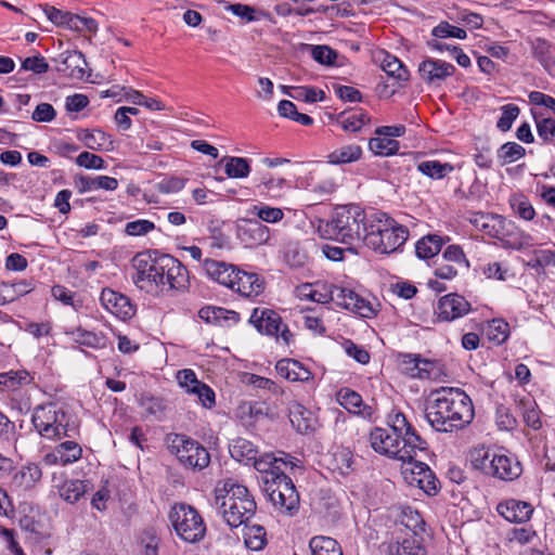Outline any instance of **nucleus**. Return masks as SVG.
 Listing matches in <instances>:
<instances>
[{
	"label": "nucleus",
	"mask_w": 555,
	"mask_h": 555,
	"mask_svg": "<svg viewBox=\"0 0 555 555\" xmlns=\"http://www.w3.org/2000/svg\"><path fill=\"white\" fill-rule=\"evenodd\" d=\"M134 285L152 296H165L189 288V271L175 257L157 250L138 253L132 258Z\"/></svg>",
	"instance_id": "1"
},
{
	"label": "nucleus",
	"mask_w": 555,
	"mask_h": 555,
	"mask_svg": "<svg viewBox=\"0 0 555 555\" xmlns=\"http://www.w3.org/2000/svg\"><path fill=\"white\" fill-rule=\"evenodd\" d=\"M475 416L469 396L460 388L441 387L435 390L425 409L429 425L439 433H453L469 425Z\"/></svg>",
	"instance_id": "2"
},
{
	"label": "nucleus",
	"mask_w": 555,
	"mask_h": 555,
	"mask_svg": "<svg viewBox=\"0 0 555 555\" xmlns=\"http://www.w3.org/2000/svg\"><path fill=\"white\" fill-rule=\"evenodd\" d=\"M215 504L224 521L232 528L246 524L257 509L247 487L233 479L225 480L222 488L216 489Z\"/></svg>",
	"instance_id": "3"
},
{
	"label": "nucleus",
	"mask_w": 555,
	"mask_h": 555,
	"mask_svg": "<svg viewBox=\"0 0 555 555\" xmlns=\"http://www.w3.org/2000/svg\"><path fill=\"white\" fill-rule=\"evenodd\" d=\"M363 231L364 244L380 254L396 251L409 237L408 229L398 224L384 212L372 214L369 224H364Z\"/></svg>",
	"instance_id": "4"
},
{
	"label": "nucleus",
	"mask_w": 555,
	"mask_h": 555,
	"mask_svg": "<svg viewBox=\"0 0 555 555\" xmlns=\"http://www.w3.org/2000/svg\"><path fill=\"white\" fill-rule=\"evenodd\" d=\"M369 224L365 212L358 205L337 207L323 232L326 238L340 242L346 245H354L363 241V227Z\"/></svg>",
	"instance_id": "5"
},
{
	"label": "nucleus",
	"mask_w": 555,
	"mask_h": 555,
	"mask_svg": "<svg viewBox=\"0 0 555 555\" xmlns=\"http://www.w3.org/2000/svg\"><path fill=\"white\" fill-rule=\"evenodd\" d=\"M31 424L40 437L49 440L72 437V433L77 429L74 416L65 406L55 402L36 406Z\"/></svg>",
	"instance_id": "6"
},
{
	"label": "nucleus",
	"mask_w": 555,
	"mask_h": 555,
	"mask_svg": "<svg viewBox=\"0 0 555 555\" xmlns=\"http://www.w3.org/2000/svg\"><path fill=\"white\" fill-rule=\"evenodd\" d=\"M475 468L480 469L485 475L503 481H514L522 474V465L515 454L485 451L474 457Z\"/></svg>",
	"instance_id": "7"
},
{
	"label": "nucleus",
	"mask_w": 555,
	"mask_h": 555,
	"mask_svg": "<svg viewBox=\"0 0 555 555\" xmlns=\"http://www.w3.org/2000/svg\"><path fill=\"white\" fill-rule=\"evenodd\" d=\"M274 508L284 515L294 516L299 509V493L286 474H271L262 487Z\"/></svg>",
	"instance_id": "8"
},
{
	"label": "nucleus",
	"mask_w": 555,
	"mask_h": 555,
	"mask_svg": "<svg viewBox=\"0 0 555 555\" xmlns=\"http://www.w3.org/2000/svg\"><path fill=\"white\" fill-rule=\"evenodd\" d=\"M167 443L170 452L176 454L185 467L201 470L210 462L206 448L186 435L170 434L167 436Z\"/></svg>",
	"instance_id": "9"
},
{
	"label": "nucleus",
	"mask_w": 555,
	"mask_h": 555,
	"mask_svg": "<svg viewBox=\"0 0 555 555\" xmlns=\"http://www.w3.org/2000/svg\"><path fill=\"white\" fill-rule=\"evenodd\" d=\"M169 520L177 534L185 542H198L206 533L202 516L190 505H175L169 513Z\"/></svg>",
	"instance_id": "10"
},
{
	"label": "nucleus",
	"mask_w": 555,
	"mask_h": 555,
	"mask_svg": "<svg viewBox=\"0 0 555 555\" xmlns=\"http://www.w3.org/2000/svg\"><path fill=\"white\" fill-rule=\"evenodd\" d=\"M249 322L261 334L281 338L284 344L289 345L292 333L286 325L282 324V318L278 312L267 308H255Z\"/></svg>",
	"instance_id": "11"
},
{
	"label": "nucleus",
	"mask_w": 555,
	"mask_h": 555,
	"mask_svg": "<svg viewBox=\"0 0 555 555\" xmlns=\"http://www.w3.org/2000/svg\"><path fill=\"white\" fill-rule=\"evenodd\" d=\"M332 299L337 306L350 310L362 318L371 319L376 315V309L366 299L349 288L332 284Z\"/></svg>",
	"instance_id": "12"
},
{
	"label": "nucleus",
	"mask_w": 555,
	"mask_h": 555,
	"mask_svg": "<svg viewBox=\"0 0 555 555\" xmlns=\"http://www.w3.org/2000/svg\"><path fill=\"white\" fill-rule=\"evenodd\" d=\"M55 70L65 77L76 80H83L90 75L87 74V61L82 52L77 50H65L52 57Z\"/></svg>",
	"instance_id": "13"
},
{
	"label": "nucleus",
	"mask_w": 555,
	"mask_h": 555,
	"mask_svg": "<svg viewBox=\"0 0 555 555\" xmlns=\"http://www.w3.org/2000/svg\"><path fill=\"white\" fill-rule=\"evenodd\" d=\"M455 72L456 68L453 64L431 57L425 59L418 65L421 78L435 87H440Z\"/></svg>",
	"instance_id": "14"
},
{
	"label": "nucleus",
	"mask_w": 555,
	"mask_h": 555,
	"mask_svg": "<svg viewBox=\"0 0 555 555\" xmlns=\"http://www.w3.org/2000/svg\"><path fill=\"white\" fill-rule=\"evenodd\" d=\"M470 310V304L459 294L442 296L435 309L439 321L450 322L462 318Z\"/></svg>",
	"instance_id": "15"
},
{
	"label": "nucleus",
	"mask_w": 555,
	"mask_h": 555,
	"mask_svg": "<svg viewBox=\"0 0 555 555\" xmlns=\"http://www.w3.org/2000/svg\"><path fill=\"white\" fill-rule=\"evenodd\" d=\"M100 300L107 311L121 320H129L135 314V306L130 298L112 288H103Z\"/></svg>",
	"instance_id": "16"
},
{
	"label": "nucleus",
	"mask_w": 555,
	"mask_h": 555,
	"mask_svg": "<svg viewBox=\"0 0 555 555\" xmlns=\"http://www.w3.org/2000/svg\"><path fill=\"white\" fill-rule=\"evenodd\" d=\"M400 446H398L397 460L402 462H412L417 456L418 452H426L428 443L423 439L415 428L403 433L399 437Z\"/></svg>",
	"instance_id": "17"
},
{
	"label": "nucleus",
	"mask_w": 555,
	"mask_h": 555,
	"mask_svg": "<svg viewBox=\"0 0 555 555\" xmlns=\"http://www.w3.org/2000/svg\"><path fill=\"white\" fill-rule=\"evenodd\" d=\"M282 456H276L272 453H266L262 456H256L250 464L261 474V482L263 483L269 479L272 474H285L281 468V465L287 466L288 464L293 467L295 464L293 457L284 452H280Z\"/></svg>",
	"instance_id": "18"
},
{
	"label": "nucleus",
	"mask_w": 555,
	"mask_h": 555,
	"mask_svg": "<svg viewBox=\"0 0 555 555\" xmlns=\"http://www.w3.org/2000/svg\"><path fill=\"white\" fill-rule=\"evenodd\" d=\"M203 270L210 280L230 289L234 288L233 278L237 271L236 266L208 258L203 262Z\"/></svg>",
	"instance_id": "19"
},
{
	"label": "nucleus",
	"mask_w": 555,
	"mask_h": 555,
	"mask_svg": "<svg viewBox=\"0 0 555 555\" xmlns=\"http://www.w3.org/2000/svg\"><path fill=\"white\" fill-rule=\"evenodd\" d=\"M234 279V288L243 297L251 298L260 295L264 291L263 279L254 272L243 271L237 268Z\"/></svg>",
	"instance_id": "20"
},
{
	"label": "nucleus",
	"mask_w": 555,
	"mask_h": 555,
	"mask_svg": "<svg viewBox=\"0 0 555 555\" xmlns=\"http://www.w3.org/2000/svg\"><path fill=\"white\" fill-rule=\"evenodd\" d=\"M496 511L507 521L522 524L531 518L533 506L525 501L509 499L500 503Z\"/></svg>",
	"instance_id": "21"
},
{
	"label": "nucleus",
	"mask_w": 555,
	"mask_h": 555,
	"mask_svg": "<svg viewBox=\"0 0 555 555\" xmlns=\"http://www.w3.org/2000/svg\"><path fill=\"white\" fill-rule=\"evenodd\" d=\"M372 448L389 457L397 459V449L400 446V439L397 435H391L387 429L376 427L370 434Z\"/></svg>",
	"instance_id": "22"
},
{
	"label": "nucleus",
	"mask_w": 555,
	"mask_h": 555,
	"mask_svg": "<svg viewBox=\"0 0 555 555\" xmlns=\"http://www.w3.org/2000/svg\"><path fill=\"white\" fill-rule=\"evenodd\" d=\"M198 317L206 323L220 326H230L240 321V313L236 311L216 306L201 308Z\"/></svg>",
	"instance_id": "23"
},
{
	"label": "nucleus",
	"mask_w": 555,
	"mask_h": 555,
	"mask_svg": "<svg viewBox=\"0 0 555 555\" xmlns=\"http://www.w3.org/2000/svg\"><path fill=\"white\" fill-rule=\"evenodd\" d=\"M238 236L243 242L261 245L268 243L270 230L259 220L246 219L238 225Z\"/></svg>",
	"instance_id": "24"
},
{
	"label": "nucleus",
	"mask_w": 555,
	"mask_h": 555,
	"mask_svg": "<svg viewBox=\"0 0 555 555\" xmlns=\"http://www.w3.org/2000/svg\"><path fill=\"white\" fill-rule=\"evenodd\" d=\"M36 287L34 279L17 280L12 283L1 282L0 283V306H4L9 302L16 300L17 298L25 296L33 292Z\"/></svg>",
	"instance_id": "25"
},
{
	"label": "nucleus",
	"mask_w": 555,
	"mask_h": 555,
	"mask_svg": "<svg viewBox=\"0 0 555 555\" xmlns=\"http://www.w3.org/2000/svg\"><path fill=\"white\" fill-rule=\"evenodd\" d=\"M386 555H427L422 539L413 531L402 540L390 543Z\"/></svg>",
	"instance_id": "26"
},
{
	"label": "nucleus",
	"mask_w": 555,
	"mask_h": 555,
	"mask_svg": "<svg viewBox=\"0 0 555 555\" xmlns=\"http://www.w3.org/2000/svg\"><path fill=\"white\" fill-rule=\"evenodd\" d=\"M337 402L348 412L370 417L372 414L371 406L364 405L362 397L350 388H341L336 393Z\"/></svg>",
	"instance_id": "27"
},
{
	"label": "nucleus",
	"mask_w": 555,
	"mask_h": 555,
	"mask_svg": "<svg viewBox=\"0 0 555 555\" xmlns=\"http://www.w3.org/2000/svg\"><path fill=\"white\" fill-rule=\"evenodd\" d=\"M288 417L292 426L299 434H308L314 429L312 413L299 402H291L288 405Z\"/></svg>",
	"instance_id": "28"
},
{
	"label": "nucleus",
	"mask_w": 555,
	"mask_h": 555,
	"mask_svg": "<svg viewBox=\"0 0 555 555\" xmlns=\"http://www.w3.org/2000/svg\"><path fill=\"white\" fill-rule=\"evenodd\" d=\"M278 374L289 382H307L312 373L295 359H282L275 365Z\"/></svg>",
	"instance_id": "29"
},
{
	"label": "nucleus",
	"mask_w": 555,
	"mask_h": 555,
	"mask_svg": "<svg viewBox=\"0 0 555 555\" xmlns=\"http://www.w3.org/2000/svg\"><path fill=\"white\" fill-rule=\"evenodd\" d=\"M42 477L41 468L36 463L22 466L12 477V486L23 490L31 489Z\"/></svg>",
	"instance_id": "30"
},
{
	"label": "nucleus",
	"mask_w": 555,
	"mask_h": 555,
	"mask_svg": "<svg viewBox=\"0 0 555 555\" xmlns=\"http://www.w3.org/2000/svg\"><path fill=\"white\" fill-rule=\"evenodd\" d=\"M353 455L347 448H336L327 459L328 468L341 476H346L353 470Z\"/></svg>",
	"instance_id": "31"
},
{
	"label": "nucleus",
	"mask_w": 555,
	"mask_h": 555,
	"mask_svg": "<svg viewBox=\"0 0 555 555\" xmlns=\"http://www.w3.org/2000/svg\"><path fill=\"white\" fill-rule=\"evenodd\" d=\"M77 185L79 188L80 193L95 191L100 189L105 191H115L118 188V180L116 178L108 176H80L77 180Z\"/></svg>",
	"instance_id": "32"
},
{
	"label": "nucleus",
	"mask_w": 555,
	"mask_h": 555,
	"mask_svg": "<svg viewBox=\"0 0 555 555\" xmlns=\"http://www.w3.org/2000/svg\"><path fill=\"white\" fill-rule=\"evenodd\" d=\"M91 483L88 480L70 479L65 480L59 488L60 496L66 502L74 504L80 500L89 490Z\"/></svg>",
	"instance_id": "33"
},
{
	"label": "nucleus",
	"mask_w": 555,
	"mask_h": 555,
	"mask_svg": "<svg viewBox=\"0 0 555 555\" xmlns=\"http://www.w3.org/2000/svg\"><path fill=\"white\" fill-rule=\"evenodd\" d=\"M229 451L232 459L245 465H249L258 455L256 446L244 438L234 439L230 444Z\"/></svg>",
	"instance_id": "34"
},
{
	"label": "nucleus",
	"mask_w": 555,
	"mask_h": 555,
	"mask_svg": "<svg viewBox=\"0 0 555 555\" xmlns=\"http://www.w3.org/2000/svg\"><path fill=\"white\" fill-rule=\"evenodd\" d=\"M221 163L224 165L225 175L232 179L247 178L251 171L250 160L244 157L224 156Z\"/></svg>",
	"instance_id": "35"
},
{
	"label": "nucleus",
	"mask_w": 555,
	"mask_h": 555,
	"mask_svg": "<svg viewBox=\"0 0 555 555\" xmlns=\"http://www.w3.org/2000/svg\"><path fill=\"white\" fill-rule=\"evenodd\" d=\"M255 186L261 194L272 198L281 197L286 185L284 178H274L269 173H264L259 179H255Z\"/></svg>",
	"instance_id": "36"
},
{
	"label": "nucleus",
	"mask_w": 555,
	"mask_h": 555,
	"mask_svg": "<svg viewBox=\"0 0 555 555\" xmlns=\"http://www.w3.org/2000/svg\"><path fill=\"white\" fill-rule=\"evenodd\" d=\"M531 115L535 122L538 137L544 142L548 143L555 138V119L547 117L543 112L531 108Z\"/></svg>",
	"instance_id": "37"
},
{
	"label": "nucleus",
	"mask_w": 555,
	"mask_h": 555,
	"mask_svg": "<svg viewBox=\"0 0 555 555\" xmlns=\"http://www.w3.org/2000/svg\"><path fill=\"white\" fill-rule=\"evenodd\" d=\"M417 170L430 179L441 180L454 170V166L439 160H423L417 164Z\"/></svg>",
	"instance_id": "38"
},
{
	"label": "nucleus",
	"mask_w": 555,
	"mask_h": 555,
	"mask_svg": "<svg viewBox=\"0 0 555 555\" xmlns=\"http://www.w3.org/2000/svg\"><path fill=\"white\" fill-rule=\"evenodd\" d=\"M380 67L389 77L398 81H406L409 79V72L402 62L388 52H383Z\"/></svg>",
	"instance_id": "39"
},
{
	"label": "nucleus",
	"mask_w": 555,
	"mask_h": 555,
	"mask_svg": "<svg viewBox=\"0 0 555 555\" xmlns=\"http://www.w3.org/2000/svg\"><path fill=\"white\" fill-rule=\"evenodd\" d=\"M311 555H343L340 545L330 537H313L309 542Z\"/></svg>",
	"instance_id": "40"
},
{
	"label": "nucleus",
	"mask_w": 555,
	"mask_h": 555,
	"mask_svg": "<svg viewBox=\"0 0 555 555\" xmlns=\"http://www.w3.org/2000/svg\"><path fill=\"white\" fill-rule=\"evenodd\" d=\"M243 525L245 526V545L251 551H261L267 545V532L264 528L260 525L249 526L247 522Z\"/></svg>",
	"instance_id": "41"
},
{
	"label": "nucleus",
	"mask_w": 555,
	"mask_h": 555,
	"mask_svg": "<svg viewBox=\"0 0 555 555\" xmlns=\"http://www.w3.org/2000/svg\"><path fill=\"white\" fill-rule=\"evenodd\" d=\"M362 156V149L357 144L344 145L328 154V163L341 165L356 162Z\"/></svg>",
	"instance_id": "42"
},
{
	"label": "nucleus",
	"mask_w": 555,
	"mask_h": 555,
	"mask_svg": "<svg viewBox=\"0 0 555 555\" xmlns=\"http://www.w3.org/2000/svg\"><path fill=\"white\" fill-rule=\"evenodd\" d=\"M369 149L377 156H390L398 153L400 143L386 135H376L370 139Z\"/></svg>",
	"instance_id": "43"
},
{
	"label": "nucleus",
	"mask_w": 555,
	"mask_h": 555,
	"mask_svg": "<svg viewBox=\"0 0 555 555\" xmlns=\"http://www.w3.org/2000/svg\"><path fill=\"white\" fill-rule=\"evenodd\" d=\"M442 238L438 235H427L415 245V253L420 259H428L439 254Z\"/></svg>",
	"instance_id": "44"
},
{
	"label": "nucleus",
	"mask_w": 555,
	"mask_h": 555,
	"mask_svg": "<svg viewBox=\"0 0 555 555\" xmlns=\"http://www.w3.org/2000/svg\"><path fill=\"white\" fill-rule=\"evenodd\" d=\"M73 335L74 340L79 345L93 349H103L106 347V337L102 333L90 332L78 327L73 332Z\"/></svg>",
	"instance_id": "45"
},
{
	"label": "nucleus",
	"mask_w": 555,
	"mask_h": 555,
	"mask_svg": "<svg viewBox=\"0 0 555 555\" xmlns=\"http://www.w3.org/2000/svg\"><path fill=\"white\" fill-rule=\"evenodd\" d=\"M331 289L332 284L328 283H315L314 286L306 284L301 287V294L312 301L327 304L332 299Z\"/></svg>",
	"instance_id": "46"
},
{
	"label": "nucleus",
	"mask_w": 555,
	"mask_h": 555,
	"mask_svg": "<svg viewBox=\"0 0 555 555\" xmlns=\"http://www.w3.org/2000/svg\"><path fill=\"white\" fill-rule=\"evenodd\" d=\"M525 155V147L516 142H506L502 144L496 152L498 159L502 166L515 163Z\"/></svg>",
	"instance_id": "47"
},
{
	"label": "nucleus",
	"mask_w": 555,
	"mask_h": 555,
	"mask_svg": "<svg viewBox=\"0 0 555 555\" xmlns=\"http://www.w3.org/2000/svg\"><path fill=\"white\" fill-rule=\"evenodd\" d=\"M60 465L66 466L77 462L82 455L81 447L75 441H64L57 447Z\"/></svg>",
	"instance_id": "48"
},
{
	"label": "nucleus",
	"mask_w": 555,
	"mask_h": 555,
	"mask_svg": "<svg viewBox=\"0 0 555 555\" xmlns=\"http://www.w3.org/2000/svg\"><path fill=\"white\" fill-rule=\"evenodd\" d=\"M513 211L521 219L530 221L535 216V210L530 201L522 194H513L509 198Z\"/></svg>",
	"instance_id": "49"
},
{
	"label": "nucleus",
	"mask_w": 555,
	"mask_h": 555,
	"mask_svg": "<svg viewBox=\"0 0 555 555\" xmlns=\"http://www.w3.org/2000/svg\"><path fill=\"white\" fill-rule=\"evenodd\" d=\"M249 212L256 216L260 221L268 223H276L284 218V212L281 208L263 204L254 205Z\"/></svg>",
	"instance_id": "50"
},
{
	"label": "nucleus",
	"mask_w": 555,
	"mask_h": 555,
	"mask_svg": "<svg viewBox=\"0 0 555 555\" xmlns=\"http://www.w3.org/2000/svg\"><path fill=\"white\" fill-rule=\"evenodd\" d=\"M294 100L305 101L308 103L322 102L325 100V92L321 89H317L314 87L300 86L294 88L293 91L288 93Z\"/></svg>",
	"instance_id": "51"
},
{
	"label": "nucleus",
	"mask_w": 555,
	"mask_h": 555,
	"mask_svg": "<svg viewBox=\"0 0 555 555\" xmlns=\"http://www.w3.org/2000/svg\"><path fill=\"white\" fill-rule=\"evenodd\" d=\"M140 406L149 415L160 417L165 410V400L158 397H154L151 393H142L139 399Z\"/></svg>",
	"instance_id": "52"
},
{
	"label": "nucleus",
	"mask_w": 555,
	"mask_h": 555,
	"mask_svg": "<svg viewBox=\"0 0 555 555\" xmlns=\"http://www.w3.org/2000/svg\"><path fill=\"white\" fill-rule=\"evenodd\" d=\"M79 138L88 149L94 151L102 150L107 142L111 143L109 135L98 129L93 131L83 130Z\"/></svg>",
	"instance_id": "53"
},
{
	"label": "nucleus",
	"mask_w": 555,
	"mask_h": 555,
	"mask_svg": "<svg viewBox=\"0 0 555 555\" xmlns=\"http://www.w3.org/2000/svg\"><path fill=\"white\" fill-rule=\"evenodd\" d=\"M442 261L447 263L455 264L462 269L467 270L469 268V261L459 245H449L441 255Z\"/></svg>",
	"instance_id": "54"
},
{
	"label": "nucleus",
	"mask_w": 555,
	"mask_h": 555,
	"mask_svg": "<svg viewBox=\"0 0 555 555\" xmlns=\"http://www.w3.org/2000/svg\"><path fill=\"white\" fill-rule=\"evenodd\" d=\"M370 116L363 109H357L341 120V127L346 131H359L364 125L370 122Z\"/></svg>",
	"instance_id": "55"
},
{
	"label": "nucleus",
	"mask_w": 555,
	"mask_h": 555,
	"mask_svg": "<svg viewBox=\"0 0 555 555\" xmlns=\"http://www.w3.org/2000/svg\"><path fill=\"white\" fill-rule=\"evenodd\" d=\"M410 483L416 485L420 489L429 495L436 494L438 491V480L431 469L416 477H412Z\"/></svg>",
	"instance_id": "56"
},
{
	"label": "nucleus",
	"mask_w": 555,
	"mask_h": 555,
	"mask_svg": "<svg viewBox=\"0 0 555 555\" xmlns=\"http://www.w3.org/2000/svg\"><path fill=\"white\" fill-rule=\"evenodd\" d=\"M502 115L496 122V127L502 132H506L512 128L513 122L517 119L520 109L516 104H506L501 107Z\"/></svg>",
	"instance_id": "57"
},
{
	"label": "nucleus",
	"mask_w": 555,
	"mask_h": 555,
	"mask_svg": "<svg viewBox=\"0 0 555 555\" xmlns=\"http://www.w3.org/2000/svg\"><path fill=\"white\" fill-rule=\"evenodd\" d=\"M423 363L425 366L430 365V362L427 360H422L418 354L406 353L402 356V364L405 365V370L410 371L412 376H417L423 378L426 373L428 375V371L426 367H420V364Z\"/></svg>",
	"instance_id": "58"
},
{
	"label": "nucleus",
	"mask_w": 555,
	"mask_h": 555,
	"mask_svg": "<svg viewBox=\"0 0 555 555\" xmlns=\"http://www.w3.org/2000/svg\"><path fill=\"white\" fill-rule=\"evenodd\" d=\"M431 35L436 38H457L465 39L467 34L463 28L453 26L448 22H441L436 27L433 28Z\"/></svg>",
	"instance_id": "59"
},
{
	"label": "nucleus",
	"mask_w": 555,
	"mask_h": 555,
	"mask_svg": "<svg viewBox=\"0 0 555 555\" xmlns=\"http://www.w3.org/2000/svg\"><path fill=\"white\" fill-rule=\"evenodd\" d=\"M452 20L464 24L469 29H479L483 25V17L480 14L470 12L466 9L457 10Z\"/></svg>",
	"instance_id": "60"
},
{
	"label": "nucleus",
	"mask_w": 555,
	"mask_h": 555,
	"mask_svg": "<svg viewBox=\"0 0 555 555\" xmlns=\"http://www.w3.org/2000/svg\"><path fill=\"white\" fill-rule=\"evenodd\" d=\"M312 59L322 65H333L336 62L337 53L328 46H312Z\"/></svg>",
	"instance_id": "61"
},
{
	"label": "nucleus",
	"mask_w": 555,
	"mask_h": 555,
	"mask_svg": "<svg viewBox=\"0 0 555 555\" xmlns=\"http://www.w3.org/2000/svg\"><path fill=\"white\" fill-rule=\"evenodd\" d=\"M76 164L80 167H85L87 169H105L106 163L105 160L93 153L82 152L76 158Z\"/></svg>",
	"instance_id": "62"
},
{
	"label": "nucleus",
	"mask_w": 555,
	"mask_h": 555,
	"mask_svg": "<svg viewBox=\"0 0 555 555\" xmlns=\"http://www.w3.org/2000/svg\"><path fill=\"white\" fill-rule=\"evenodd\" d=\"M388 425L390 426V429L392 430L393 435H397L400 437L405 431L411 430L414 428L401 412H393L389 414L388 416Z\"/></svg>",
	"instance_id": "63"
},
{
	"label": "nucleus",
	"mask_w": 555,
	"mask_h": 555,
	"mask_svg": "<svg viewBox=\"0 0 555 555\" xmlns=\"http://www.w3.org/2000/svg\"><path fill=\"white\" fill-rule=\"evenodd\" d=\"M142 555H158L159 539L153 530H145L141 538Z\"/></svg>",
	"instance_id": "64"
}]
</instances>
